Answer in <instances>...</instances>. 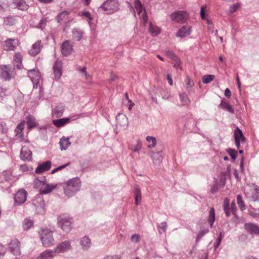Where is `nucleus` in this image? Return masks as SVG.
Here are the masks:
<instances>
[{
	"label": "nucleus",
	"mask_w": 259,
	"mask_h": 259,
	"mask_svg": "<svg viewBox=\"0 0 259 259\" xmlns=\"http://www.w3.org/2000/svg\"><path fill=\"white\" fill-rule=\"evenodd\" d=\"M71 248L70 242L67 240L59 243L53 250L57 255L61 253H64L71 249Z\"/></svg>",
	"instance_id": "1a4fd4ad"
},
{
	"label": "nucleus",
	"mask_w": 259,
	"mask_h": 259,
	"mask_svg": "<svg viewBox=\"0 0 259 259\" xmlns=\"http://www.w3.org/2000/svg\"><path fill=\"white\" fill-rule=\"evenodd\" d=\"M69 14V12L67 11H63L59 13L56 16V19L58 22H61L67 17Z\"/></svg>",
	"instance_id": "4c0bfd02"
},
{
	"label": "nucleus",
	"mask_w": 259,
	"mask_h": 259,
	"mask_svg": "<svg viewBox=\"0 0 259 259\" xmlns=\"http://www.w3.org/2000/svg\"><path fill=\"white\" fill-rule=\"evenodd\" d=\"M240 3H237L234 5L230 6L228 11L229 14L230 15L233 14L240 7Z\"/></svg>",
	"instance_id": "09e8293b"
},
{
	"label": "nucleus",
	"mask_w": 259,
	"mask_h": 259,
	"mask_svg": "<svg viewBox=\"0 0 259 259\" xmlns=\"http://www.w3.org/2000/svg\"><path fill=\"white\" fill-rule=\"evenodd\" d=\"M135 7L138 13L140 15L142 13L143 7L141 2L139 0H136L135 2Z\"/></svg>",
	"instance_id": "603ef678"
},
{
	"label": "nucleus",
	"mask_w": 259,
	"mask_h": 259,
	"mask_svg": "<svg viewBox=\"0 0 259 259\" xmlns=\"http://www.w3.org/2000/svg\"><path fill=\"white\" fill-rule=\"evenodd\" d=\"M140 239V235L137 234H135L131 236V240L132 242L137 243L139 242Z\"/></svg>",
	"instance_id": "13d9d810"
},
{
	"label": "nucleus",
	"mask_w": 259,
	"mask_h": 259,
	"mask_svg": "<svg viewBox=\"0 0 259 259\" xmlns=\"http://www.w3.org/2000/svg\"><path fill=\"white\" fill-rule=\"evenodd\" d=\"M237 202L239 207L241 210L245 209V206L242 201V197L240 195H238L237 196Z\"/></svg>",
	"instance_id": "3c124183"
},
{
	"label": "nucleus",
	"mask_w": 259,
	"mask_h": 259,
	"mask_svg": "<svg viewBox=\"0 0 259 259\" xmlns=\"http://www.w3.org/2000/svg\"><path fill=\"white\" fill-rule=\"evenodd\" d=\"M146 141L149 143H151L150 144L148 145V147L149 148H152L154 147L156 145V138L154 137L147 136L146 138Z\"/></svg>",
	"instance_id": "79ce46f5"
},
{
	"label": "nucleus",
	"mask_w": 259,
	"mask_h": 259,
	"mask_svg": "<svg viewBox=\"0 0 259 259\" xmlns=\"http://www.w3.org/2000/svg\"><path fill=\"white\" fill-rule=\"evenodd\" d=\"M149 32L153 36H157L160 33V29L157 26H153L151 23L149 25Z\"/></svg>",
	"instance_id": "e433bc0d"
},
{
	"label": "nucleus",
	"mask_w": 259,
	"mask_h": 259,
	"mask_svg": "<svg viewBox=\"0 0 259 259\" xmlns=\"http://www.w3.org/2000/svg\"><path fill=\"white\" fill-rule=\"evenodd\" d=\"M223 237V234L222 232H221L219 234V236L218 239H217V242L215 243V244L214 245V247L215 249L219 247V246L220 245V244L222 241Z\"/></svg>",
	"instance_id": "4d7b16f0"
},
{
	"label": "nucleus",
	"mask_w": 259,
	"mask_h": 259,
	"mask_svg": "<svg viewBox=\"0 0 259 259\" xmlns=\"http://www.w3.org/2000/svg\"><path fill=\"white\" fill-rule=\"evenodd\" d=\"M209 232L208 228H203L198 234L196 238V242L197 243L200 240Z\"/></svg>",
	"instance_id": "a19ab883"
},
{
	"label": "nucleus",
	"mask_w": 259,
	"mask_h": 259,
	"mask_svg": "<svg viewBox=\"0 0 259 259\" xmlns=\"http://www.w3.org/2000/svg\"><path fill=\"white\" fill-rule=\"evenodd\" d=\"M22 56L21 55V54L19 52L16 53L14 57V61L16 63V65L18 69H21L22 66Z\"/></svg>",
	"instance_id": "473e14b6"
},
{
	"label": "nucleus",
	"mask_w": 259,
	"mask_h": 259,
	"mask_svg": "<svg viewBox=\"0 0 259 259\" xmlns=\"http://www.w3.org/2000/svg\"><path fill=\"white\" fill-rule=\"evenodd\" d=\"M100 8L108 11V14H112L119 9V4L117 0H107L101 5Z\"/></svg>",
	"instance_id": "7ed1b4c3"
},
{
	"label": "nucleus",
	"mask_w": 259,
	"mask_h": 259,
	"mask_svg": "<svg viewBox=\"0 0 259 259\" xmlns=\"http://www.w3.org/2000/svg\"><path fill=\"white\" fill-rule=\"evenodd\" d=\"M220 106L231 113H233L234 112L233 108L227 102L222 101L220 104Z\"/></svg>",
	"instance_id": "a18cd8bd"
},
{
	"label": "nucleus",
	"mask_w": 259,
	"mask_h": 259,
	"mask_svg": "<svg viewBox=\"0 0 259 259\" xmlns=\"http://www.w3.org/2000/svg\"><path fill=\"white\" fill-rule=\"evenodd\" d=\"M81 15L82 16L87 18L89 20V23L90 24L91 21L93 20V18L91 17V14L89 11H85L81 12Z\"/></svg>",
	"instance_id": "5fc2aeb1"
},
{
	"label": "nucleus",
	"mask_w": 259,
	"mask_h": 259,
	"mask_svg": "<svg viewBox=\"0 0 259 259\" xmlns=\"http://www.w3.org/2000/svg\"><path fill=\"white\" fill-rule=\"evenodd\" d=\"M142 148V145L140 142H138L136 146L134 147L133 151L135 152H138Z\"/></svg>",
	"instance_id": "680f3d73"
},
{
	"label": "nucleus",
	"mask_w": 259,
	"mask_h": 259,
	"mask_svg": "<svg viewBox=\"0 0 259 259\" xmlns=\"http://www.w3.org/2000/svg\"><path fill=\"white\" fill-rule=\"evenodd\" d=\"M56 255L53 249H47L41 252L37 259H54Z\"/></svg>",
	"instance_id": "f3484780"
},
{
	"label": "nucleus",
	"mask_w": 259,
	"mask_h": 259,
	"mask_svg": "<svg viewBox=\"0 0 259 259\" xmlns=\"http://www.w3.org/2000/svg\"><path fill=\"white\" fill-rule=\"evenodd\" d=\"M26 119L29 128H33L37 125L36 119L32 115H29Z\"/></svg>",
	"instance_id": "2f4dec72"
},
{
	"label": "nucleus",
	"mask_w": 259,
	"mask_h": 259,
	"mask_svg": "<svg viewBox=\"0 0 259 259\" xmlns=\"http://www.w3.org/2000/svg\"><path fill=\"white\" fill-rule=\"evenodd\" d=\"M8 6L7 4L0 5V12L2 13L6 11L8 8Z\"/></svg>",
	"instance_id": "774afa93"
},
{
	"label": "nucleus",
	"mask_w": 259,
	"mask_h": 259,
	"mask_svg": "<svg viewBox=\"0 0 259 259\" xmlns=\"http://www.w3.org/2000/svg\"><path fill=\"white\" fill-rule=\"evenodd\" d=\"M225 95L227 98H230L231 96V92L228 88H226L225 90Z\"/></svg>",
	"instance_id": "338daca9"
},
{
	"label": "nucleus",
	"mask_w": 259,
	"mask_h": 259,
	"mask_svg": "<svg viewBox=\"0 0 259 259\" xmlns=\"http://www.w3.org/2000/svg\"><path fill=\"white\" fill-rule=\"evenodd\" d=\"M69 164V163H68L67 164H64V165H61V166H59V167L54 169L52 171V174H54L55 172L58 171V170L63 169L64 168H65L67 166H68Z\"/></svg>",
	"instance_id": "052dcab7"
},
{
	"label": "nucleus",
	"mask_w": 259,
	"mask_h": 259,
	"mask_svg": "<svg viewBox=\"0 0 259 259\" xmlns=\"http://www.w3.org/2000/svg\"><path fill=\"white\" fill-rule=\"evenodd\" d=\"M53 233V232L49 229L41 230L40 232V238L44 247H49L53 245L54 239Z\"/></svg>",
	"instance_id": "f03ea898"
},
{
	"label": "nucleus",
	"mask_w": 259,
	"mask_h": 259,
	"mask_svg": "<svg viewBox=\"0 0 259 259\" xmlns=\"http://www.w3.org/2000/svg\"><path fill=\"white\" fill-rule=\"evenodd\" d=\"M72 51V45L70 41L66 40L62 44L61 51L63 55L67 56L70 55Z\"/></svg>",
	"instance_id": "4468645a"
},
{
	"label": "nucleus",
	"mask_w": 259,
	"mask_h": 259,
	"mask_svg": "<svg viewBox=\"0 0 259 259\" xmlns=\"http://www.w3.org/2000/svg\"><path fill=\"white\" fill-rule=\"evenodd\" d=\"M165 54L166 56L175 62V64L174 65L175 67L179 66L180 64V59L171 51L168 50H166L165 51Z\"/></svg>",
	"instance_id": "412c9836"
},
{
	"label": "nucleus",
	"mask_w": 259,
	"mask_h": 259,
	"mask_svg": "<svg viewBox=\"0 0 259 259\" xmlns=\"http://www.w3.org/2000/svg\"><path fill=\"white\" fill-rule=\"evenodd\" d=\"M19 45V40L17 38H8L4 42L3 45L5 51H14Z\"/></svg>",
	"instance_id": "423d86ee"
},
{
	"label": "nucleus",
	"mask_w": 259,
	"mask_h": 259,
	"mask_svg": "<svg viewBox=\"0 0 259 259\" xmlns=\"http://www.w3.org/2000/svg\"><path fill=\"white\" fill-rule=\"evenodd\" d=\"M13 3L20 10H25L27 9V5L24 0H14Z\"/></svg>",
	"instance_id": "72a5a7b5"
},
{
	"label": "nucleus",
	"mask_w": 259,
	"mask_h": 259,
	"mask_svg": "<svg viewBox=\"0 0 259 259\" xmlns=\"http://www.w3.org/2000/svg\"><path fill=\"white\" fill-rule=\"evenodd\" d=\"M52 163L50 161H46L45 162L40 163L38 165L35 172L36 174H41L44 171L49 170L51 167Z\"/></svg>",
	"instance_id": "2eb2a0df"
},
{
	"label": "nucleus",
	"mask_w": 259,
	"mask_h": 259,
	"mask_svg": "<svg viewBox=\"0 0 259 259\" xmlns=\"http://www.w3.org/2000/svg\"><path fill=\"white\" fill-rule=\"evenodd\" d=\"M69 138L62 137L59 142L60 149L61 150H66L71 145V142L69 141Z\"/></svg>",
	"instance_id": "bb28decb"
},
{
	"label": "nucleus",
	"mask_w": 259,
	"mask_h": 259,
	"mask_svg": "<svg viewBox=\"0 0 259 259\" xmlns=\"http://www.w3.org/2000/svg\"><path fill=\"white\" fill-rule=\"evenodd\" d=\"M234 138L235 140L237 139L239 141H241L242 142H244L245 141V138L242 131L238 127H236L234 131Z\"/></svg>",
	"instance_id": "7c9ffc66"
},
{
	"label": "nucleus",
	"mask_w": 259,
	"mask_h": 259,
	"mask_svg": "<svg viewBox=\"0 0 259 259\" xmlns=\"http://www.w3.org/2000/svg\"><path fill=\"white\" fill-rule=\"evenodd\" d=\"M46 20L42 19L40 21L39 23L38 24L37 27L39 28H42L43 26L45 25L46 23Z\"/></svg>",
	"instance_id": "69168bd1"
},
{
	"label": "nucleus",
	"mask_w": 259,
	"mask_h": 259,
	"mask_svg": "<svg viewBox=\"0 0 259 259\" xmlns=\"http://www.w3.org/2000/svg\"><path fill=\"white\" fill-rule=\"evenodd\" d=\"M227 152L231 157L233 161H234L236 158L237 152L234 149L229 148L227 149Z\"/></svg>",
	"instance_id": "864d4df0"
},
{
	"label": "nucleus",
	"mask_w": 259,
	"mask_h": 259,
	"mask_svg": "<svg viewBox=\"0 0 259 259\" xmlns=\"http://www.w3.org/2000/svg\"><path fill=\"white\" fill-rule=\"evenodd\" d=\"M53 72L54 78L59 80L62 74V62L61 61L57 60L53 65Z\"/></svg>",
	"instance_id": "9d476101"
},
{
	"label": "nucleus",
	"mask_w": 259,
	"mask_h": 259,
	"mask_svg": "<svg viewBox=\"0 0 259 259\" xmlns=\"http://www.w3.org/2000/svg\"><path fill=\"white\" fill-rule=\"evenodd\" d=\"M6 252V249L4 246L0 245V257L3 256Z\"/></svg>",
	"instance_id": "0e129e2a"
},
{
	"label": "nucleus",
	"mask_w": 259,
	"mask_h": 259,
	"mask_svg": "<svg viewBox=\"0 0 259 259\" xmlns=\"http://www.w3.org/2000/svg\"><path fill=\"white\" fill-rule=\"evenodd\" d=\"M72 223V219L69 217L60 216L58 218V225L67 233L71 230Z\"/></svg>",
	"instance_id": "20e7f679"
},
{
	"label": "nucleus",
	"mask_w": 259,
	"mask_h": 259,
	"mask_svg": "<svg viewBox=\"0 0 259 259\" xmlns=\"http://www.w3.org/2000/svg\"><path fill=\"white\" fill-rule=\"evenodd\" d=\"M215 221V210L213 207L210 208L209 212L208 222L211 228H212Z\"/></svg>",
	"instance_id": "f704fd0d"
},
{
	"label": "nucleus",
	"mask_w": 259,
	"mask_h": 259,
	"mask_svg": "<svg viewBox=\"0 0 259 259\" xmlns=\"http://www.w3.org/2000/svg\"><path fill=\"white\" fill-rule=\"evenodd\" d=\"M64 107L62 104L57 106L53 111V115L56 117H61L64 112Z\"/></svg>",
	"instance_id": "a878e982"
},
{
	"label": "nucleus",
	"mask_w": 259,
	"mask_h": 259,
	"mask_svg": "<svg viewBox=\"0 0 259 259\" xmlns=\"http://www.w3.org/2000/svg\"><path fill=\"white\" fill-rule=\"evenodd\" d=\"M70 120L69 118H63L53 120V123L57 127H60L64 126Z\"/></svg>",
	"instance_id": "cd10ccee"
},
{
	"label": "nucleus",
	"mask_w": 259,
	"mask_h": 259,
	"mask_svg": "<svg viewBox=\"0 0 259 259\" xmlns=\"http://www.w3.org/2000/svg\"><path fill=\"white\" fill-rule=\"evenodd\" d=\"M40 44L41 41H37L34 44L31 50L29 51V54L32 56H35L38 54L40 51Z\"/></svg>",
	"instance_id": "393cba45"
},
{
	"label": "nucleus",
	"mask_w": 259,
	"mask_h": 259,
	"mask_svg": "<svg viewBox=\"0 0 259 259\" xmlns=\"http://www.w3.org/2000/svg\"><path fill=\"white\" fill-rule=\"evenodd\" d=\"M16 23L15 19L12 16L5 17L4 19V24L6 26H13Z\"/></svg>",
	"instance_id": "ea45409f"
},
{
	"label": "nucleus",
	"mask_w": 259,
	"mask_h": 259,
	"mask_svg": "<svg viewBox=\"0 0 259 259\" xmlns=\"http://www.w3.org/2000/svg\"><path fill=\"white\" fill-rule=\"evenodd\" d=\"M191 32V27L188 25H185L178 30L176 35L177 37H184L189 35Z\"/></svg>",
	"instance_id": "6ab92c4d"
},
{
	"label": "nucleus",
	"mask_w": 259,
	"mask_h": 259,
	"mask_svg": "<svg viewBox=\"0 0 259 259\" xmlns=\"http://www.w3.org/2000/svg\"><path fill=\"white\" fill-rule=\"evenodd\" d=\"M142 21H143L144 23L145 24L148 21V16L146 13L145 10L144 9V13L142 14Z\"/></svg>",
	"instance_id": "e2e57ef3"
},
{
	"label": "nucleus",
	"mask_w": 259,
	"mask_h": 259,
	"mask_svg": "<svg viewBox=\"0 0 259 259\" xmlns=\"http://www.w3.org/2000/svg\"><path fill=\"white\" fill-rule=\"evenodd\" d=\"M56 185L45 184L43 188L40 189V193L42 194H46L52 192L56 187Z\"/></svg>",
	"instance_id": "c756f323"
},
{
	"label": "nucleus",
	"mask_w": 259,
	"mask_h": 259,
	"mask_svg": "<svg viewBox=\"0 0 259 259\" xmlns=\"http://www.w3.org/2000/svg\"><path fill=\"white\" fill-rule=\"evenodd\" d=\"M27 199V192L23 189L18 191L14 196V204L20 205L24 203Z\"/></svg>",
	"instance_id": "6e6552de"
},
{
	"label": "nucleus",
	"mask_w": 259,
	"mask_h": 259,
	"mask_svg": "<svg viewBox=\"0 0 259 259\" xmlns=\"http://www.w3.org/2000/svg\"><path fill=\"white\" fill-rule=\"evenodd\" d=\"M81 182L77 177L68 180L63 184L65 194L68 197L73 196L80 190Z\"/></svg>",
	"instance_id": "f257e3e1"
},
{
	"label": "nucleus",
	"mask_w": 259,
	"mask_h": 259,
	"mask_svg": "<svg viewBox=\"0 0 259 259\" xmlns=\"http://www.w3.org/2000/svg\"><path fill=\"white\" fill-rule=\"evenodd\" d=\"M194 83L193 81L189 77H187V82L186 84V89L188 91H190L194 85Z\"/></svg>",
	"instance_id": "6e6d98bb"
},
{
	"label": "nucleus",
	"mask_w": 259,
	"mask_h": 259,
	"mask_svg": "<svg viewBox=\"0 0 259 259\" xmlns=\"http://www.w3.org/2000/svg\"><path fill=\"white\" fill-rule=\"evenodd\" d=\"M73 39L76 41H80L83 36L84 32L79 28H74L72 30Z\"/></svg>",
	"instance_id": "5701e85b"
},
{
	"label": "nucleus",
	"mask_w": 259,
	"mask_h": 259,
	"mask_svg": "<svg viewBox=\"0 0 259 259\" xmlns=\"http://www.w3.org/2000/svg\"><path fill=\"white\" fill-rule=\"evenodd\" d=\"M0 77L6 80H9L13 76V68L8 65H4L0 67Z\"/></svg>",
	"instance_id": "0eeeda50"
},
{
	"label": "nucleus",
	"mask_w": 259,
	"mask_h": 259,
	"mask_svg": "<svg viewBox=\"0 0 259 259\" xmlns=\"http://www.w3.org/2000/svg\"><path fill=\"white\" fill-rule=\"evenodd\" d=\"M251 200L255 201L259 199V190L257 189H252L251 191Z\"/></svg>",
	"instance_id": "8fccbe9b"
},
{
	"label": "nucleus",
	"mask_w": 259,
	"mask_h": 259,
	"mask_svg": "<svg viewBox=\"0 0 259 259\" xmlns=\"http://www.w3.org/2000/svg\"><path fill=\"white\" fill-rule=\"evenodd\" d=\"M24 121L20 123L15 129L16 135L18 137L21 138L23 136L22 132L24 129Z\"/></svg>",
	"instance_id": "c9c22d12"
},
{
	"label": "nucleus",
	"mask_w": 259,
	"mask_h": 259,
	"mask_svg": "<svg viewBox=\"0 0 259 259\" xmlns=\"http://www.w3.org/2000/svg\"><path fill=\"white\" fill-rule=\"evenodd\" d=\"M171 19L178 23H183L186 21L188 18L187 13L184 11H177L171 15Z\"/></svg>",
	"instance_id": "9b49d317"
},
{
	"label": "nucleus",
	"mask_w": 259,
	"mask_h": 259,
	"mask_svg": "<svg viewBox=\"0 0 259 259\" xmlns=\"http://www.w3.org/2000/svg\"><path fill=\"white\" fill-rule=\"evenodd\" d=\"M28 75L33 84H37L39 83L40 75L37 69H31L29 70Z\"/></svg>",
	"instance_id": "ddd939ff"
},
{
	"label": "nucleus",
	"mask_w": 259,
	"mask_h": 259,
	"mask_svg": "<svg viewBox=\"0 0 259 259\" xmlns=\"http://www.w3.org/2000/svg\"><path fill=\"white\" fill-rule=\"evenodd\" d=\"M20 157L24 161H29L32 159V152L27 146H24L22 147Z\"/></svg>",
	"instance_id": "f8f14e48"
},
{
	"label": "nucleus",
	"mask_w": 259,
	"mask_h": 259,
	"mask_svg": "<svg viewBox=\"0 0 259 259\" xmlns=\"http://www.w3.org/2000/svg\"><path fill=\"white\" fill-rule=\"evenodd\" d=\"M214 77V75H205L202 77V82L205 84L208 83L213 80Z\"/></svg>",
	"instance_id": "de8ad7c7"
},
{
	"label": "nucleus",
	"mask_w": 259,
	"mask_h": 259,
	"mask_svg": "<svg viewBox=\"0 0 259 259\" xmlns=\"http://www.w3.org/2000/svg\"><path fill=\"white\" fill-rule=\"evenodd\" d=\"M179 96L182 105H188L190 101L187 95L185 93H182L179 94Z\"/></svg>",
	"instance_id": "c03bdc74"
},
{
	"label": "nucleus",
	"mask_w": 259,
	"mask_h": 259,
	"mask_svg": "<svg viewBox=\"0 0 259 259\" xmlns=\"http://www.w3.org/2000/svg\"><path fill=\"white\" fill-rule=\"evenodd\" d=\"M46 178L45 177H40L36 179L34 181V186L35 188H39L40 190L43 188L45 184Z\"/></svg>",
	"instance_id": "c85d7f7f"
},
{
	"label": "nucleus",
	"mask_w": 259,
	"mask_h": 259,
	"mask_svg": "<svg viewBox=\"0 0 259 259\" xmlns=\"http://www.w3.org/2000/svg\"><path fill=\"white\" fill-rule=\"evenodd\" d=\"M80 244L82 249L84 250H87L91 246V239L88 236H84L80 240Z\"/></svg>",
	"instance_id": "4be33fe9"
},
{
	"label": "nucleus",
	"mask_w": 259,
	"mask_h": 259,
	"mask_svg": "<svg viewBox=\"0 0 259 259\" xmlns=\"http://www.w3.org/2000/svg\"><path fill=\"white\" fill-rule=\"evenodd\" d=\"M223 207L226 216L229 217L230 215L231 210L230 207L229 200L227 198H226L224 201Z\"/></svg>",
	"instance_id": "58836bf2"
},
{
	"label": "nucleus",
	"mask_w": 259,
	"mask_h": 259,
	"mask_svg": "<svg viewBox=\"0 0 259 259\" xmlns=\"http://www.w3.org/2000/svg\"><path fill=\"white\" fill-rule=\"evenodd\" d=\"M134 193L135 199V204L138 205L140 204L141 202V189L138 185L134 186Z\"/></svg>",
	"instance_id": "b1692460"
},
{
	"label": "nucleus",
	"mask_w": 259,
	"mask_h": 259,
	"mask_svg": "<svg viewBox=\"0 0 259 259\" xmlns=\"http://www.w3.org/2000/svg\"><path fill=\"white\" fill-rule=\"evenodd\" d=\"M227 172H223L221 174L220 182L223 183V185L224 186L226 180Z\"/></svg>",
	"instance_id": "bf43d9fd"
},
{
	"label": "nucleus",
	"mask_w": 259,
	"mask_h": 259,
	"mask_svg": "<svg viewBox=\"0 0 259 259\" xmlns=\"http://www.w3.org/2000/svg\"><path fill=\"white\" fill-rule=\"evenodd\" d=\"M8 250L15 256L20 255L21 251L19 241L17 239L12 240L8 245Z\"/></svg>",
	"instance_id": "39448f33"
},
{
	"label": "nucleus",
	"mask_w": 259,
	"mask_h": 259,
	"mask_svg": "<svg viewBox=\"0 0 259 259\" xmlns=\"http://www.w3.org/2000/svg\"><path fill=\"white\" fill-rule=\"evenodd\" d=\"M151 157L153 162L155 165H159L163 160V152L162 151H159L156 152H152Z\"/></svg>",
	"instance_id": "a211bd4d"
},
{
	"label": "nucleus",
	"mask_w": 259,
	"mask_h": 259,
	"mask_svg": "<svg viewBox=\"0 0 259 259\" xmlns=\"http://www.w3.org/2000/svg\"><path fill=\"white\" fill-rule=\"evenodd\" d=\"M33 222L29 219H26L23 223V228L24 230H28L33 226Z\"/></svg>",
	"instance_id": "37998d69"
},
{
	"label": "nucleus",
	"mask_w": 259,
	"mask_h": 259,
	"mask_svg": "<svg viewBox=\"0 0 259 259\" xmlns=\"http://www.w3.org/2000/svg\"><path fill=\"white\" fill-rule=\"evenodd\" d=\"M167 228V223L165 222H162L160 225L157 226L158 232L160 234L165 233Z\"/></svg>",
	"instance_id": "49530a36"
},
{
	"label": "nucleus",
	"mask_w": 259,
	"mask_h": 259,
	"mask_svg": "<svg viewBox=\"0 0 259 259\" xmlns=\"http://www.w3.org/2000/svg\"><path fill=\"white\" fill-rule=\"evenodd\" d=\"M116 119L117 124L120 127H125L127 125L128 121L127 117L122 114H118L116 117Z\"/></svg>",
	"instance_id": "aec40b11"
},
{
	"label": "nucleus",
	"mask_w": 259,
	"mask_h": 259,
	"mask_svg": "<svg viewBox=\"0 0 259 259\" xmlns=\"http://www.w3.org/2000/svg\"><path fill=\"white\" fill-rule=\"evenodd\" d=\"M245 230L250 234L259 235V227L253 223H246L244 225Z\"/></svg>",
	"instance_id": "dca6fc26"
}]
</instances>
